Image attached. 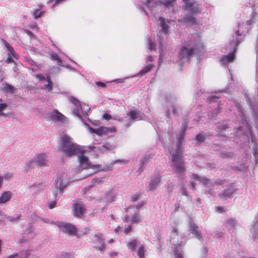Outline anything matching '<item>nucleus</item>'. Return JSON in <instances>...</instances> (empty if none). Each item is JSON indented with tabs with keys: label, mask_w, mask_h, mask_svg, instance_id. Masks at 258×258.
I'll return each mask as SVG.
<instances>
[{
	"label": "nucleus",
	"mask_w": 258,
	"mask_h": 258,
	"mask_svg": "<svg viewBox=\"0 0 258 258\" xmlns=\"http://www.w3.org/2000/svg\"><path fill=\"white\" fill-rule=\"evenodd\" d=\"M154 64H146V66L141 70L136 75L132 76L131 78L136 77H142L147 73L150 72L151 70L154 67Z\"/></svg>",
	"instance_id": "27"
},
{
	"label": "nucleus",
	"mask_w": 258,
	"mask_h": 258,
	"mask_svg": "<svg viewBox=\"0 0 258 258\" xmlns=\"http://www.w3.org/2000/svg\"><path fill=\"white\" fill-rule=\"evenodd\" d=\"M185 10L190 13H187L181 18L177 20V21L183 24H190L192 25L198 24L197 20L195 17V15L200 14L203 10L201 5L195 0H183Z\"/></svg>",
	"instance_id": "3"
},
{
	"label": "nucleus",
	"mask_w": 258,
	"mask_h": 258,
	"mask_svg": "<svg viewBox=\"0 0 258 258\" xmlns=\"http://www.w3.org/2000/svg\"><path fill=\"white\" fill-rule=\"evenodd\" d=\"M188 122L184 120L177 137V143L176 149L172 152L170 149H168L169 152L172 155V161L173 162V170L177 174L182 173L185 170L182 160V152L181 150L182 144L184 140L185 131L187 127Z\"/></svg>",
	"instance_id": "1"
},
{
	"label": "nucleus",
	"mask_w": 258,
	"mask_h": 258,
	"mask_svg": "<svg viewBox=\"0 0 258 258\" xmlns=\"http://www.w3.org/2000/svg\"><path fill=\"white\" fill-rule=\"evenodd\" d=\"M59 149L67 157H72L82 153L80 146L75 143L72 138L63 133L60 137Z\"/></svg>",
	"instance_id": "4"
},
{
	"label": "nucleus",
	"mask_w": 258,
	"mask_h": 258,
	"mask_svg": "<svg viewBox=\"0 0 258 258\" xmlns=\"http://www.w3.org/2000/svg\"><path fill=\"white\" fill-rule=\"evenodd\" d=\"M33 161L39 166H46L48 161L47 156L45 153H39L35 156Z\"/></svg>",
	"instance_id": "22"
},
{
	"label": "nucleus",
	"mask_w": 258,
	"mask_h": 258,
	"mask_svg": "<svg viewBox=\"0 0 258 258\" xmlns=\"http://www.w3.org/2000/svg\"><path fill=\"white\" fill-rule=\"evenodd\" d=\"M115 198V194L111 192H108L106 194V202L108 203H111L112 202L114 201Z\"/></svg>",
	"instance_id": "42"
},
{
	"label": "nucleus",
	"mask_w": 258,
	"mask_h": 258,
	"mask_svg": "<svg viewBox=\"0 0 258 258\" xmlns=\"http://www.w3.org/2000/svg\"><path fill=\"white\" fill-rule=\"evenodd\" d=\"M70 101L73 103L75 108L73 109V113L75 115L78 116L82 120V116H87V112L90 110V107L85 104L83 105L80 104V101L74 97H70Z\"/></svg>",
	"instance_id": "10"
},
{
	"label": "nucleus",
	"mask_w": 258,
	"mask_h": 258,
	"mask_svg": "<svg viewBox=\"0 0 258 258\" xmlns=\"http://www.w3.org/2000/svg\"><path fill=\"white\" fill-rule=\"evenodd\" d=\"M50 57L52 59L56 61L58 66H64V64L62 63L61 58L57 55V54L52 52L50 54Z\"/></svg>",
	"instance_id": "39"
},
{
	"label": "nucleus",
	"mask_w": 258,
	"mask_h": 258,
	"mask_svg": "<svg viewBox=\"0 0 258 258\" xmlns=\"http://www.w3.org/2000/svg\"><path fill=\"white\" fill-rule=\"evenodd\" d=\"M44 13V11L39 9H37L34 11L33 13V17L34 19H37L39 18L40 16H41Z\"/></svg>",
	"instance_id": "43"
},
{
	"label": "nucleus",
	"mask_w": 258,
	"mask_h": 258,
	"mask_svg": "<svg viewBox=\"0 0 258 258\" xmlns=\"http://www.w3.org/2000/svg\"><path fill=\"white\" fill-rule=\"evenodd\" d=\"M69 181L64 174L59 175L57 177L54 183V190L53 195L55 200L48 204V208L50 209L55 207L56 204V201L60 197L63 192V189L67 186Z\"/></svg>",
	"instance_id": "7"
},
{
	"label": "nucleus",
	"mask_w": 258,
	"mask_h": 258,
	"mask_svg": "<svg viewBox=\"0 0 258 258\" xmlns=\"http://www.w3.org/2000/svg\"><path fill=\"white\" fill-rule=\"evenodd\" d=\"M132 226H128L127 227H126L124 230V233H125L126 234H127L128 233L130 232H131L132 231Z\"/></svg>",
	"instance_id": "59"
},
{
	"label": "nucleus",
	"mask_w": 258,
	"mask_h": 258,
	"mask_svg": "<svg viewBox=\"0 0 258 258\" xmlns=\"http://www.w3.org/2000/svg\"><path fill=\"white\" fill-rule=\"evenodd\" d=\"M161 183V177L159 174L155 175L151 178V181L147 186L148 190H153Z\"/></svg>",
	"instance_id": "23"
},
{
	"label": "nucleus",
	"mask_w": 258,
	"mask_h": 258,
	"mask_svg": "<svg viewBox=\"0 0 258 258\" xmlns=\"http://www.w3.org/2000/svg\"><path fill=\"white\" fill-rule=\"evenodd\" d=\"M148 44L149 45V49L151 51L155 50V45L154 43L152 42L151 39L149 38L148 41Z\"/></svg>",
	"instance_id": "51"
},
{
	"label": "nucleus",
	"mask_w": 258,
	"mask_h": 258,
	"mask_svg": "<svg viewBox=\"0 0 258 258\" xmlns=\"http://www.w3.org/2000/svg\"><path fill=\"white\" fill-rule=\"evenodd\" d=\"M142 204L138 205L135 208L134 206L128 207L126 209V214L125 220L126 222H131L132 223H138L141 221L139 215V209Z\"/></svg>",
	"instance_id": "11"
},
{
	"label": "nucleus",
	"mask_w": 258,
	"mask_h": 258,
	"mask_svg": "<svg viewBox=\"0 0 258 258\" xmlns=\"http://www.w3.org/2000/svg\"><path fill=\"white\" fill-rule=\"evenodd\" d=\"M3 43L5 46L7 48V51H8V55H10L15 58H18L17 54L15 52L14 48L10 45V44L4 40H3Z\"/></svg>",
	"instance_id": "28"
},
{
	"label": "nucleus",
	"mask_w": 258,
	"mask_h": 258,
	"mask_svg": "<svg viewBox=\"0 0 258 258\" xmlns=\"http://www.w3.org/2000/svg\"><path fill=\"white\" fill-rule=\"evenodd\" d=\"M112 119L113 120H118L119 121H123V118H120V117H118L117 116H112Z\"/></svg>",
	"instance_id": "64"
},
{
	"label": "nucleus",
	"mask_w": 258,
	"mask_h": 258,
	"mask_svg": "<svg viewBox=\"0 0 258 258\" xmlns=\"http://www.w3.org/2000/svg\"><path fill=\"white\" fill-rule=\"evenodd\" d=\"M3 87L2 88V90L5 93H13L15 90L14 87L7 83H4L3 84Z\"/></svg>",
	"instance_id": "34"
},
{
	"label": "nucleus",
	"mask_w": 258,
	"mask_h": 258,
	"mask_svg": "<svg viewBox=\"0 0 258 258\" xmlns=\"http://www.w3.org/2000/svg\"><path fill=\"white\" fill-rule=\"evenodd\" d=\"M104 179V177H96L95 178H93L91 181V184L88 187V189H89L90 188L93 187L97 185H99L103 182Z\"/></svg>",
	"instance_id": "31"
},
{
	"label": "nucleus",
	"mask_w": 258,
	"mask_h": 258,
	"mask_svg": "<svg viewBox=\"0 0 258 258\" xmlns=\"http://www.w3.org/2000/svg\"><path fill=\"white\" fill-rule=\"evenodd\" d=\"M181 195L187 197L188 194L186 188L184 186H182L181 188Z\"/></svg>",
	"instance_id": "54"
},
{
	"label": "nucleus",
	"mask_w": 258,
	"mask_h": 258,
	"mask_svg": "<svg viewBox=\"0 0 258 258\" xmlns=\"http://www.w3.org/2000/svg\"><path fill=\"white\" fill-rule=\"evenodd\" d=\"M66 1V0H55L54 2H53L51 7L53 9L56 5Z\"/></svg>",
	"instance_id": "55"
},
{
	"label": "nucleus",
	"mask_w": 258,
	"mask_h": 258,
	"mask_svg": "<svg viewBox=\"0 0 258 258\" xmlns=\"http://www.w3.org/2000/svg\"><path fill=\"white\" fill-rule=\"evenodd\" d=\"M177 97L174 94H167L165 96V105L164 107L165 116L170 118L171 115L176 116L177 114V106L176 102Z\"/></svg>",
	"instance_id": "9"
},
{
	"label": "nucleus",
	"mask_w": 258,
	"mask_h": 258,
	"mask_svg": "<svg viewBox=\"0 0 258 258\" xmlns=\"http://www.w3.org/2000/svg\"><path fill=\"white\" fill-rule=\"evenodd\" d=\"M205 51L203 43L200 40L190 39L185 40L180 49L179 58L181 62L187 61L194 53L201 54Z\"/></svg>",
	"instance_id": "2"
},
{
	"label": "nucleus",
	"mask_w": 258,
	"mask_h": 258,
	"mask_svg": "<svg viewBox=\"0 0 258 258\" xmlns=\"http://www.w3.org/2000/svg\"><path fill=\"white\" fill-rule=\"evenodd\" d=\"M14 61L12 57V56L8 55L6 61L7 63L13 62Z\"/></svg>",
	"instance_id": "62"
},
{
	"label": "nucleus",
	"mask_w": 258,
	"mask_h": 258,
	"mask_svg": "<svg viewBox=\"0 0 258 258\" xmlns=\"http://www.w3.org/2000/svg\"><path fill=\"white\" fill-rule=\"evenodd\" d=\"M113 165L111 164V162L109 164V165L106 166L103 168H101V166L99 165L95 164V167H96V170L97 171H109L112 169V166Z\"/></svg>",
	"instance_id": "38"
},
{
	"label": "nucleus",
	"mask_w": 258,
	"mask_h": 258,
	"mask_svg": "<svg viewBox=\"0 0 258 258\" xmlns=\"http://www.w3.org/2000/svg\"><path fill=\"white\" fill-rule=\"evenodd\" d=\"M174 253L175 258H183L182 247L181 244L176 245L174 248Z\"/></svg>",
	"instance_id": "32"
},
{
	"label": "nucleus",
	"mask_w": 258,
	"mask_h": 258,
	"mask_svg": "<svg viewBox=\"0 0 258 258\" xmlns=\"http://www.w3.org/2000/svg\"><path fill=\"white\" fill-rule=\"evenodd\" d=\"M228 128L227 125L224 121L221 123H218L215 125V129L216 130L217 134L218 135L223 136L222 132Z\"/></svg>",
	"instance_id": "29"
},
{
	"label": "nucleus",
	"mask_w": 258,
	"mask_h": 258,
	"mask_svg": "<svg viewBox=\"0 0 258 258\" xmlns=\"http://www.w3.org/2000/svg\"><path fill=\"white\" fill-rule=\"evenodd\" d=\"M54 224L63 232L69 235H75L77 233V229L73 225L70 223H64L60 221H56Z\"/></svg>",
	"instance_id": "15"
},
{
	"label": "nucleus",
	"mask_w": 258,
	"mask_h": 258,
	"mask_svg": "<svg viewBox=\"0 0 258 258\" xmlns=\"http://www.w3.org/2000/svg\"><path fill=\"white\" fill-rule=\"evenodd\" d=\"M103 118L106 120H109L112 118V116L108 113H104L103 116Z\"/></svg>",
	"instance_id": "58"
},
{
	"label": "nucleus",
	"mask_w": 258,
	"mask_h": 258,
	"mask_svg": "<svg viewBox=\"0 0 258 258\" xmlns=\"http://www.w3.org/2000/svg\"><path fill=\"white\" fill-rule=\"evenodd\" d=\"M83 152L82 151L81 153H83ZM78 159L80 165L82 169H93L96 170L95 165L91 164L89 161L88 157L84 156L83 154L79 156Z\"/></svg>",
	"instance_id": "18"
},
{
	"label": "nucleus",
	"mask_w": 258,
	"mask_h": 258,
	"mask_svg": "<svg viewBox=\"0 0 258 258\" xmlns=\"http://www.w3.org/2000/svg\"><path fill=\"white\" fill-rule=\"evenodd\" d=\"M13 176V174L11 173H7L3 175H2L1 177L3 180H10Z\"/></svg>",
	"instance_id": "50"
},
{
	"label": "nucleus",
	"mask_w": 258,
	"mask_h": 258,
	"mask_svg": "<svg viewBox=\"0 0 258 258\" xmlns=\"http://www.w3.org/2000/svg\"><path fill=\"white\" fill-rule=\"evenodd\" d=\"M140 244V243L136 239H132L127 243V245L128 248L134 250L135 249L136 246Z\"/></svg>",
	"instance_id": "41"
},
{
	"label": "nucleus",
	"mask_w": 258,
	"mask_h": 258,
	"mask_svg": "<svg viewBox=\"0 0 258 258\" xmlns=\"http://www.w3.org/2000/svg\"><path fill=\"white\" fill-rule=\"evenodd\" d=\"M49 118L51 121L62 125L69 123V119L57 109H54L50 113Z\"/></svg>",
	"instance_id": "12"
},
{
	"label": "nucleus",
	"mask_w": 258,
	"mask_h": 258,
	"mask_svg": "<svg viewBox=\"0 0 258 258\" xmlns=\"http://www.w3.org/2000/svg\"><path fill=\"white\" fill-rule=\"evenodd\" d=\"M30 28H31L32 29H38V26L36 23H34L31 24L30 25Z\"/></svg>",
	"instance_id": "63"
},
{
	"label": "nucleus",
	"mask_w": 258,
	"mask_h": 258,
	"mask_svg": "<svg viewBox=\"0 0 258 258\" xmlns=\"http://www.w3.org/2000/svg\"><path fill=\"white\" fill-rule=\"evenodd\" d=\"M13 254L15 255V258H28L30 255V251L29 250H26L20 252L14 253Z\"/></svg>",
	"instance_id": "35"
},
{
	"label": "nucleus",
	"mask_w": 258,
	"mask_h": 258,
	"mask_svg": "<svg viewBox=\"0 0 258 258\" xmlns=\"http://www.w3.org/2000/svg\"><path fill=\"white\" fill-rule=\"evenodd\" d=\"M225 93L226 94L229 93V91L228 90H222V91H219L218 92H216L215 93V95H212L211 96L209 97L208 98V100L210 103V104H211L212 103H217V107L216 108V110L212 112H211L210 114L208 115L209 117L212 119V118L214 117V116L217 114V113L219 111V108H217L219 106V102L218 99L221 97V96H220V94H221L222 93Z\"/></svg>",
	"instance_id": "14"
},
{
	"label": "nucleus",
	"mask_w": 258,
	"mask_h": 258,
	"mask_svg": "<svg viewBox=\"0 0 258 258\" xmlns=\"http://www.w3.org/2000/svg\"><path fill=\"white\" fill-rule=\"evenodd\" d=\"M127 116L129 117V121L125 124V126L129 127L132 124L133 121L143 119L145 115L139 110L132 109L127 113Z\"/></svg>",
	"instance_id": "16"
},
{
	"label": "nucleus",
	"mask_w": 258,
	"mask_h": 258,
	"mask_svg": "<svg viewBox=\"0 0 258 258\" xmlns=\"http://www.w3.org/2000/svg\"><path fill=\"white\" fill-rule=\"evenodd\" d=\"M158 21L160 23L161 29L159 31L158 40H159V57L158 60V64L160 65L163 60V47L165 43V40L167 38V35L169 32V25L171 20L166 19L163 17H159Z\"/></svg>",
	"instance_id": "5"
},
{
	"label": "nucleus",
	"mask_w": 258,
	"mask_h": 258,
	"mask_svg": "<svg viewBox=\"0 0 258 258\" xmlns=\"http://www.w3.org/2000/svg\"><path fill=\"white\" fill-rule=\"evenodd\" d=\"M21 217V214H18V215H17L16 216H12V217H10V216H9V217H7V219L11 222H14L15 221H17V220H18L20 217Z\"/></svg>",
	"instance_id": "49"
},
{
	"label": "nucleus",
	"mask_w": 258,
	"mask_h": 258,
	"mask_svg": "<svg viewBox=\"0 0 258 258\" xmlns=\"http://www.w3.org/2000/svg\"><path fill=\"white\" fill-rule=\"evenodd\" d=\"M154 60V58L151 55H149L146 58V63L148 64H153L152 62Z\"/></svg>",
	"instance_id": "53"
},
{
	"label": "nucleus",
	"mask_w": 258,
	"mask_h": 258,
	"mask_svg": "<svg viewBox=\"0 0 258 258\" xmlns=\"http://www.w3.org/2000/svg\"><path fill=\"white\" fill-rule=\"evenodd\" d=\"M140 198L139 195H136L132 197V201L135 202L137 201Z\"/></svg>",
	"instance_id": "61"
},
{
	"label": "nucleus",
	"mask_w": 258,
	"mask_h": 258,
	"mask_svg": "<svg viewBox=\"0 0 258 258\" xmlns=\"http://www.w3.org/2000/svg\"><path fill=\"white\" fill-rule=\"evenodd\" d=\"M128 161L125 159H118L111 162V164L114 165L116 163L126 164Z\"/></svg>",
	"instance_id": "52"
},
{
	"label": "nucleus",
	"mask_w": 258,
	"mask_h": 258,
	"mask_svg": "<svg viewBox=\"0 0 258 258\" xmlns=\"http://www.w3.org/2000/svg\"><path fill=\"white\" fill-rule=\"evenodd\" d=\"M96 84L97 86L101 87L102 88H104L106 86L105 84L101 82H96Z\"/></svg>",
	"instance_id": "60"
},
{
	"label": "nucleus",
	"mask_w": 258,
	"mask_h": 258,
	"mask_svg": "<svg viewBox=\"0 0 258 258\" xmlns=\"http://www.w3.org/2000/svg\"><path fill=\"white\" fill-rule=\"evenodd\" d=\"M84 124L88 127L90 133H95L100 136L106 135L108 132L112 133L115 132V128L114 127L100 126L97 129H94L92 127L89 126L87 123L84 122Z\"/></svg>",
	"instance_id": "17"
},
{
	"label": "nucleus",
	"mask_w": 258,
	"mask_h": 258,
	"mask_svg": "<svg viewBox=\"0 0 258 258\" xmlns=\"http://www.w3.org/2000/svg\"><path fill=\"white\" fill-rule=\"evenodd\" d=\"M220 156L223 158H232L234 157V154L232 152L226 151L221 153Z\"/></svg>",
	"instance_id": "44"
},
{
	"label": "nucleus",
	"mask_w": 258,
	"mask_h": 258,
	"mask_svg": "<svg viewBox=\"0 0 258 258\" xmlns=\"http://www.w3.org/2000/svg\"><path fill=\"white\" fill-rule=\"evenodd\" d=\"M177 234H178L177 228L175 227H173L172 231L170 234L171 241H173V242H175L176 240L178 239Z\"/></svg>",
	"instance_id": "40"
},
{
	"label": "nucleus",
	"mask_w": 258,
	"mask_h": 258,
	"mask_svg": "<svg viewBox=\"0 0 258 258\" xmlns=\"http://www.w3.org/2000/svg\"><path fill=\"white\" fill-rule=\"evenodd\" d=\"M191 178L195 180L199 181L200 182L202 183L204 186L208 188H210L213 186V181L212 180H208L204 177H201L195 174H192Z\"/></svg>",
	"instance_id": "24"
},
{
	"label": "nucleus",
	"mask_w": 258,
	"mask_h": 258,
	"mask_svg": "<svg viewBox=\"0 0 258 258\" xmlns=\"http://www.w3.org/2000/svg\"><path fill=\"white\" fill-rule=\"evenodd\" d=\"M152 157V155L150 153H147L145 154L144 157L143 158L142 160L140 161V167L139 170H140V172L143 171L144 165L147 163L148 161L150 158H151Z\"/></svg>",
	"instance_id": "30"
},
{
	"label": "nucleus",
	"mask_w": 258,
	"mask_h": 258,
	"mask_svg": "<svg viewBox=\"0 0 258 258\" xmlns=\"http://www.w3.org/2000/svg\"><path fill=\"white\" fill-rule=\"evenodd\" d=\"M8 105L6 103H0V116H6L3 111L7 107Z\"/></svg>",
	"instance_id": "48"
},
{
	"label": "nucleus",
	"mask_w": 258,
	"mask_h": 258,
	"mask_svg": "<svg viewBox=\"0 0 258 258\" xmlns=\"http://www.w3.org/2000/svg\"><path fill=\"white\" fill-rule=\"evenodd\" d=\"M189 231L200 241H203V238L199 226H197L192 221L190 220L189 223Z\"/></svg>",
	"instance_id": "20"
},
{
	"label": "nucleus",
	"mask_w": 258,
	"mask_h": 258,
	"mask_svg": "<svg viewBox=\"0 0 258 258\" xmlns=\"http://www.w3.org/2000/svg\"><path fill=\"white\" fill-rule=\"evenodd\" d=\"M127 78H129V77H127V78H123V79H116L114 81H113L112 82H115L116 83H117V84H119V83H123L124 82V80Z\"/></svg>",
	"instance_id": "56"
},
{
	"label": "nucleus",
	"mask_w": 258,
	"mask_h": 258,
	"mask_svg": "<svg viewBox=\"0 0 258 258\" xmlns=\"http://www.w3.org/2000/svg\"><path fill=\"white\" fill-rule=\"evenodd\" d=\"M251 233L252 235V238L255 239L258 236V222L256 221L251 228L250 229Z\"/></svg>",
	"instance_id": "36"
},
{
	"label": "nucleus",
	"mask_w": 258,
	"mask_h": 258,
	"mask_svg": "<svg viewBox=\"0 0 258 258\" xmlns=\"http://www.w3.org/2000/svg\"><path fill=\"white\" fill-rule=\"evenodd\" d=\"M174 184L173 183H170L168 185V192H169V194L172 192L173 189L174 188Z\"/></svg>",
	"instance_id": "57"
},
{
	"label": "nucleus",
	"mask_w": 258,
	"mask_h": 258,
	"mask_svg": "<svg viewBox=\"0 0 258 258\" xmlns=\"http://www.w3.org/2000/svg\"><path fill=\"white\" fill-rule=\"evenodd\" d=\"M137 254L140 258H145V249L144 246L140 247L137 251Z\"/></svg>",
	"instance_id": "47"
},
{
	"label": "nucleus",
	"mask_w": 258,
	"mask_h": 258,
	"mask_svg": "<svg viewBox=\"0 0 258 258\" xmlns=\"http://www.w3.org/2000/svg\"><path fill=\"white\" fill-rule=\"evenodd\" d=\"M73 210L74 215L80 218L83 215L85 210L84 206L79 201L76 202L73 204Z\"/></svg>",
	"instance_id": "21"
},
{
	"label": "nucleus",
	"mask_w": 258,
	"mask_h": 258,
	"mask_svg": "<svg viewBox=\"0 0 258 258\" xmlns=\"http://www.w3.org/2000/svg\"><path fill=\"white\" fill-rule=\"evenodd\" d=\"M233 103L234 104L235 107L237 109L239 116L240 118V121L242 122V124H243L242 126H240L237 127L235 133V136L240 137V136L242 135L243 136H245L244 134L243 135V134L244 133L243 128V126H245L246 127V130L249 132V133L250 135L251 142L254 144V143L256 142L255 137L254 136L251 132V127L249 124V122H248V120L244 115L240 103L236 101H233Z\"/></svg>",
	"instance_id": "8"
},
{
	"label": "nucleus",
	"mask_w": 258,
	"mask_h": 258,
	"mask_svg": "<svg viewBox=\"0 0 258 258\" xmlns=\"http://www.w3.org/2000/svg\"><path fill=\"white\" fill-rule=\"evenodd\" d=\"M141 1L148 9L151 14L155 16L162 6L169 10L172 9L176 0H141Z\"/></svg>",
	"instance_id": "6"
},
{
	"label": "nucleus",
	"mask_w": 258,
	"mask_h": 258,
	"mask_svg": "<svg viewBox=\"0 0 258 258\" xmlns=\"http://www.w3.org/2000/svg\"><path fill=\"white\" fill-rule=\"evenodd\" d=\"M114 148L113 145L107 143L101 146L97 147V150L100 151V152H104L108 150L111 151L113 150Z\"/></svg>",
	"instance_id": "33"
},
{
	"label": "nucleus",
	"mask_w": 258,
	"mask_h": 258,
	"mask_svg": "<svg viewBox=\"0 0 258 258\" xmlns=\"http://www.w3.org/2000/svg\"><path fill=\"white\" fill-rule=\"evenodd\" d=\"M12 196L13 194L11 191H3L0 195V205H4L5 203L10 201Z\"/></svg>",
	"instance_id": "25"
},
{
	"label": "nucleus",
	"mask_w": 258,
	"mask_h": 258,
	"mask_svg": "<svg viewBox=\"0 0 258 258\" xmlns=\"http://www.w3.org/2000/svg\"><path fill=\"white\" fill-rule=\"evenodd\" d=\"M56 258H74V255L71 253L62 252L58 254Z\"/></svg>",
	"instance_id": "46"
},
{
	"label": "nucleus",
	"mask_w": 258,
	"mask_h": 258,
	"mask_svg": "<svg viewBox=\"0 0 258 258\" xmlns=\"http://www.w3.org/2000/svg\"><path fill=\"white\" fill-rule=\"evenodd\" d=\"M236 224V222L234 219H229L226 221V226L228 229V230L230 231L234 228Z\"/></svg>",
	"instance_id": "37"
},
{
	"label": "nucleus",
	"mask_w": 258,
	"mask_h": 258,
	"mask_svg": "<svg viewBox=\"0 0 258 258\" xmlns=\"http://www.w3.org/2000/svg\"><path fill=\"white\" fill-rule=\"evenodd\" d=\"M36 78L38 79L39 82L43 84V86L41 87V89L47 90L49 92L53 93L52 86L53 84L50 80L49 76L47 75H43L41 74H37Z\"/></svg>",
	"instance_id": "13"
},
{
	"label": "nucleus",
	"mask_w": 258,
	"mask_h": 258,
	"mask_svg": "<svg viewBox=\"0 0 258 258\" xmlns=\"http://www.w3.org/2000/svg\"><path fill=\"white\" fill-rule=\"evenodd\" d=\"M235 190L234 186L231 185L220 194V197L223 198H230Z\"/></svg>",
	"instance_id": "26"
},
{
	"label": "nucleus",
	"mask_w": 258,
	"mask_h": 258,
	"mask_svg": "<svg viewBox=\"0 0 258 258\" xmlns=\"http://www.w3.org/2000/svg\"><path fill=\"white\" fill-rule=\"evenodd\" d=\"M206 139V136L203 133H200L197 135L196 137V140L198 144H200L203 142Z\"/></svg>",
	"instance_id": "45"
},
{
	"label": "nucleus",
	"mask_w": 258,
	"mask_h": 258,
	"mask_svg": "<svg viewBox=\"0 0 258 258\" xmlns=\"http://www.w3.org/2000/svg\"><path fill=\"white\" fill-rule=\"evenodd\" d=\"M95 239L93 240V242L95 244V248L102 251L104 247V238L103 237L102 234L98 233L94 235Z\"/></svg>",
	"instance_id": "19"
}]
</instances>
